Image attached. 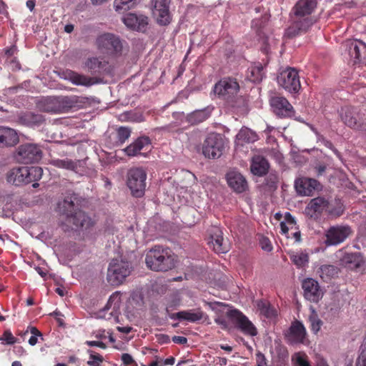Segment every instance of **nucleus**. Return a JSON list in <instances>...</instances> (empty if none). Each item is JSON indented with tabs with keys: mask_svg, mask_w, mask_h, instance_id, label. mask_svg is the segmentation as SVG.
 Returning a JSON list of instances; mask_svg holds the SVG:
<instances>
[{
	"mask_svg": "<svg viewBox=\"0 0 366 366\" xmlns=\"http://www.w3.org/2000/svg\"><path fill=\"white\" fill-rule=\"evenodd\" d=\"M137 0H114V9L117 12L127 11L134 6Z\"/></svg>",
	"mask_w": 366,
	"mask_h": 366,
	"instance_id": "42",
	"label": "nucleus"
},
{
	"mask_svg": "<svg viewBox=\"0 0 366 366\" xmlns=\"http://www.w3.org/2000/svg\"><path fill=\"white\" fill-rule=\"evenodd\" d=\"M204 313L200 308L195 310L180 311L170 315L172 320H187L190 322H197L202 320Z\"/></svg>",
	"mask_w": 366,
	"mask_h": 366,
	"instance_id": "29",
	"label": "nucleus"
},
{
	"mask_svg": "<svg viewBox=\"0 0 366 366\" xmlns=\"http://www.w3.org/2000/svg\"><path fill=\"white\" fill-rule=\"evenodd\" d=\"M97 49L102 53L111 56H119L122 51V44L119 38L114 34L105 33L96 39Z\"/></svg>",
	"mask_w": 366,
	"mask_h": 366,
	"instance_id": "11",
	"label": "nucleus"
},
{
	"mask_svg": "<svg viewBox=\"0 0 366 366\" xmlns=\"http://www.w3.org/2000/svg\"><path fill=\"white\" fill-rule=\"evenodd\" d=\"M338 269L337 267L330 264H325L320 268V276L325 281L330 280L332 277L337 274Z\"/></svg>",
	"mask_w": 366,
	"mask_h": 366,
	"instance_id": "39",
	"label": "nucleus"
},
{
	"mask_svg": "<svg viewBox=\"0 0 366 366\" xmlns=\"http://www.w3.org/2000/svg\"><path fill=\"white\" fill-rule=\"evenodd\" d=\"M228 316L235 322L237 327L245 335L256 336L257 331L248 318L237 310L228 312Z\"/></svg>",
	"mask_w": 366,
	"mask_h": 366,
	"instance_id": "18",
	"label": "nucleus"
},
{
	"mask_svg": "<svg viewBox=\"0 0 366 366\" xmlns=\"http://www.w3.org/2000/svg\"><path fill=\"white\" fill-rule=\"evenodd\" d=\"M176 255L169 248L155 245L146 254L145 262L148 268L155 272H167L174 268Z\"/></svg>",
	"mask_w": 366,
	"mask_h": 366,
	"instance_id": "4",
	"label": "nucleus"
},
{
	"mask_svg": "<svg viewBox=\"0 0 366 366\" xmlns=\"http://www.w3.org/2000/svg\"><path fill=\"white\" fill-rule=\"evenodd\" d=\"M280 228L282 234H285L287 237H290V230L292 231L298 229L295 218L290 212L285 213V220L281 222Z\"/></svg>",
	"mask_w": 366,
	"mask_h": 366,
	"instance_id": "34",
	"label": "nucleus"
},
{
	"mask_svg": "<svg viewBox=\"0 0 366 366\" xmlns=\"http://www.w3.org/2000/svg\"><path fill=\"white\" fill-rule=\"evenodd\" d=\"M292 366H312L308 355L304 352H297L292 355Z\"/></svg>",
	"mask_w": 366,
	"mask_h": 366,
	"instance_id": "38",
	"label": "nucleus"
},
{
	"mask_svg": "<svg viewBox=\"0 0 366 366\" xmlns=\"http://www.w3.org/2000/svg\"><path fill=\"white\" fill-rule=\"evenodd\" d=\"M258 139L257 134L247 127H242L235 139L236 147H243L246 144H250L256 142Z\"/></svg>",
	"mask_w": 366,
	"mask_h": 366,
	"instance_id": "31",
	"label": "nucleus"
},
{
	"mask_svg": "<svg viewBox=\"0 0 366 366\" xmlns=\"http://www.w3.org/2000/svg\"><path fill=\"white\" fill-rule=\"evenodd\" d=\"M157 129L172 134H181L183 132V129L180 127V124L177 122H173L167 125L157 128Z\"/></svg>",
	"mask_w": 366,
	"mask_h": 366,
	"instance_id": "44",
	"label": "nucleus"
},
{
	"mask_svg": "<svg viewBox=\"0 0 366 366\" xmlns=\"http://www.w3.org/2000/svg\"><path fill=\"white\" fill-rule=\"evenodd\" d=\"M151 144V139L149 137L142 136L136 139L129 146L125 147L123 151L128 157H136L141 154L142 150Z\"/></svg>",
	"mask_w": 366,
	"mask_h": 366,
	"instance_id": "26",
	"label": "nucleus"
},
{
	"mask_svg": "<svg viewBox=\"0 0 366 366\" xmlns=\"http://www.w3.org/2000/svg\"><path fill=\"white\" fill-rule=\"evenodd\" d=\"M290 257L292 263L299 268L305 266L309 261L308 254L304 252H292Z\"/></svg>",
	"mask_w": 366,
	"mask_h": 366,
	"instance_id": "41",
	"label": "nucleus"
},
{
	"mask_svg": "<svg viewBox=\"0 0 366 366\" xmlns=\"http://www.w3.org/2000/svg\"><path fill=\"white\" fill-rule=\"evenodd\" d=\"M88 352L89 353V360L87 361V364L90 366H99L104 360L103 357L93 350H89Z\"/></svg>",
	"mask_w": 366,
	"mask_h": 366,
	"instance_id": "46",
	"label": "nucleus"
},
{
	"mask_svg": "<svg viewBox=\"0 0 366 366\" xmlns=\"http://www.w3.org/2000/svg\"><path fill=\"white\" fill-rule=\"evenodd\" d=\"M356 366H366V346L365 345L357 359Z\"/></svg>",
	"mask_w": 366,
	"mask_h": 366,
	"instance_id": "53",
	"label": "nucleus"
},
{
	"mask_svg": "<svg viewBox=\"0 0 366 366\" xmlns=\"http://www.w3.org/2000/svg\"><path fill=\"white\" fill-rule=\"evenodd\" d=\"M307 332L303 324L297 320L293 322L286 335L290 344H304L306 340Z\"/></svg>",
	"mask_w": 366,
	"mask_h": 366,
	"instance_id": "19",
	"label": "nucleus"
},
{
	"mask_svg": "<svg viewBox=\"0 0 366 366\" xmlns=\"http://www.w3.org/2000/svg\"><path fill=\"white\" fill-rule=\"evenodd\" d=\"M146 172L139 167L132 168L127 174V184L132 194L135 197H142L146 188Z\"/></svg>",
	"mask_w": 366,
	"mask_h": 366,
	"instance_id": "10",
	"label": "nucleus"
},
{
	"mask_svg": "<svg viewBox=\"0 0 366 366\" xmlns=\"http://www.w3.org/2000/svg\"><path fill=\"white\" fill-rule=\"evenodd\" d=\"M120 302H121L120 292H116L110 296V297L108 300L107 305L105 307V308L104 309L103 312L109 310L113 302L114 303V305L113 310L111 311L109 313V317H107V319L111 320L112 317H113L114 321H117L118 317L116 315L117 311H116L115 308L119 307ZM104 317L106 318V316L104 315Z\"/></svg>",
	"mask_w": 366,
	"mask_h": 366,
	"instance_id": "36",
	"label": "nucleus"
},
{
	"mask_svg": "<svg viewBox=\"0 0 366 366\" xmlns=\"http://www.w3.org/2000/svg\"><path fill=\"white\" fill-rule=\"evenodd\" d=\"M30 332L31 333V336L29 340V343L30 345L34 346L37 343L38 337H41L42 338L41 332L35 327H30Z\"/></svg>",
	"mask_w": 366,
	"mask_h": 366,
	"instance_id": "49",
	"label": "nucleus"
},
{
	"mask_svg": "<svg viewBox=\"0 0 366 366\" xmlns=\"http://www.w3.org/2000/svg\"><path fill=\"white\" fill-rule=\"evenodd\" d=\"M19 122L26 127H35L44 124L45 118L41 114L26 112L19 115Z\"/></svg>",
	"mask_w": 366,
	"mask_h": 366,
	"instance_id": "30",
	"label": "nucleus"
},
{
	"mask_svg": "<svg viewBox=\"0 0 366 366\" xmlns=\"http://www.w3.org/2000/svg\"><path fill=\"white\" fill-rule=\"evenodd\" d=\"M172 341L176 344L185 345L187 342V339L183 336H174Z\"/></svg>",
	"mask_w": 366,
	"mask_h": 366,
	"instance_id": "56",
	"label": "nucleus"
},
{
	"mask_svg": "<svg viewBox=\"0 0 366 366\" xmlns=\"http://www.w3.org/2000/svg\"><path fill=\"white\" fill-rule=\"evenodd\" d=\"M255 366H267L268 361L265 355L260 351H257L255 354Z\"/></svg>",
	"mask_w": 366,
	"mask_h": 366,
	"instance_id": "51",
	"label": "nucleus"
},
{
	"mask_svg": "<svg viewBox=\"0 0 366 366\" xmlns=\"http://www.w3.org/2000/svg\"><path fill=\"white\" fill-rule=\"evenodd\" d=\"M64 78L70 81L75 85H81L89 86L95 84L97 81L94 79L83 74H80L70 69H66L63 72Z\"/></svg>",
	"mask_w": 366,
	"mask_h": 366,
	"instance_id": "28",
	"label": "nucleus"
},
{
	"mask_svg": "<svg viewBox=\"0 0 366 366\" xmlns=\"http://www.w3.org/2000/svg\"><path fill=\"white\" fill-rule=\"evenodd\" d=\"M50 164L56 167L74 170L77 167L76 162L69 159H59L52 158L50 159Z\"/></svg>",
	"mask_w": 366,
	"mask_h": 366,
	"instance_id": "37",
	"label": "nucleus"
},
{
	"mask_svg": "<svg viewBox=\"0 0 366 366\" xmlns=\"http://www.w3.org/2000/svg\"><path fill=\"white\" fill-rule=\"evenodd\" d=\"M132 271L131 263L123 259H114L109 263L107 281L112 285H121Z\"/></svg>",
	"mask_w": 366,
	"mask_h": 366,
	"instance_id": "7",
	"label": "nucleus"
},
{
	"mask_svg": "<svg viewBox=\"0 0 366 366\" xmlns=\"http://www.w3.org/2000/svg\"><path fill=\"white\" fill-rule=\"evenodd\" d=\"M237 79L232 76L221 78L212 88L214 94L220 99L229 102L239 92Z\"/></svg>",
	"mask_w": 366,
	"mask_h": 366,
	"instance_id": "8",
	"label": "nucleus"
},
{
	"mask_svg": "<svg viewBox=\"0 0 366 366\" xmlns=\"http://www.w3.org/2000/svg\"><path fill=\"white\" fill-rule=\"evenodd\" d=\"M86 344L90 347H99L102 349L106 348L105 343H104L103 342H101V341H86Z\"/></svg>",
	"mask_w": 366,
	"mask_h": 366,
	"instance_id": "55",
	"label": "nucleus"
},
{
	"mask_svg": "<svg viewBox=\"0 0 366 366\" xmlns=\"http://www.w3.org/2000/svg\"><path fill=\"white\" fill-rule=\"evenodd\" d=\"M0 341H5L8 345H13L17 342V339L12 335L11 331L6 330L0 337Z\"/></svg>",
	"mask_w": 366,
	"mask_h": 366,
	"instance_id": "50",
	"label": "nucleus"
},
{
	"mask_svg": "<svg viewBox=\"0 0 366 366\" xmlns=\"http://www.w3.org/2000/svg\"><path fill=\"white\" fill-rule=\"evenodd\" d=\"M122 21L127 27L137 31H145L149 23L147 16L134 13L127 14Z\"/></svg>",
	"mask_w": 366,
	"mask_h": 366,
	"instance_id": "21",
	"label": "nucleus"
},
{
	"mask_svg": "<svg viewBox=\"0 0 366 366\" xmlns=\"http://www.w3.org/2000/svg\"><path fill=\"white\" fill-rule=\"evenodd\" d=\"M213 249L217 253H226L229 251L227 241L223 237L222 230L217 227H212L210 229V241Z\"/></svg>",
	"mask_w": 366,
	"mask_h": 366,
	"instance_id": "22",
	"label": "nucleus"
},
{
	"mask_svg": "<svg viewBox=\"0 0 366 366\" xmlns=\"http://www.w3.org/2000/svg\"><path fill=\"white\" fill-rule=\"evenodd\" d=\"M302 288L305 298L311 302H317L322 297L323 293L318 282L312 278L303 281Z\"/></svg>",
	"mask_w": 366,
	"mask_h": 366,
	"instance_id": "23",
	"label": "nucleus"
},
{
	"mask_svg": "<svg viewBox=\"0 0 366 366\" xmlns=\"http://www.w3.org/2000/svg\"><path fill=\"white\" fill-rule=\"evenodd\" d=\"M175 362V358L174 357H169L164 360V364L167 365H173Z\"/></svg>",
	"mask_w": 366,
	"mask_h": 366,
	"instance_id": "59",
	"label": "nucleus"
},
{
	"mask_svg": "<svg viewBox=\"0 0 366 366\" xmlns=\"http://www.w3.org/2000/svg\"><path fill=\"white\" fill-rule=\"evenodd\" d=\"M121 360L124 366H137V363L134 361L131 355L123 353L121 356Z\"/></svg>",
	"mask_w": 366,
	"mask_h": 366,
	"instance_id": "52",
	"label": "nucleus"
},
{
	"mask_svg": "<svg viewBox=\"0 0 366 366\" xmlns=\"http://www.w3.org/2000/svg\"><path fill=\"white\" fill-rule=\"evenodd\" d=\"M131 135V129L126 127H120L117 129V137L118 140L122 144L125 142L127 139H129V137Z\"/></svg>",
	"mask_w": 366,
	"mask_h": 366,
	"instance_id": "48",
	"label": "nucleus"
},
{
	"mask_svg": "<svg viewBox=\"0 0 366 366\" xmlns=\"http://www.w3.org/2000/svg\"><path fill=\"white\" fill-rule=\"evenodd\" d=\"M117 330L123 333L129 334L132 331V327H118Z\"/></svg>",
	"mask_w": 366,
	"mask_h": 366,
	"instance_id": "60",
	"label": "nucleus"
},
{
	"mask_svg": "<svg viewBox=\"0 0 366 366\" xmlns=\"http://www.w3.org/2000/svg\"><path fill=\"white\" fill-rule=\"evenodd\" d=\"M88 102L89 99L84 97L56 96L41 99L36 106L41 112L59 114L82 109Z\"/></svg>",
	"mask_w": 366,
	"mask_h": 366,
	"instance_id": "3",
	"label": "nucleus"
},
{
	"mask_svg": "<svg viewBox=\"0 0 366 366\" xmlns=\"http://www.w3.org/2000/svg\"><path fill=\"white\" fill-rule=\"evenodd\" d=\"M290 235H292L295 239V241L297 242H300L301 239L300 232L298 230V229L296 230H294L293 232H291V234H290Z\"/></svg>",
	"mask_w": 366,
	"mask_h": 366,
	"instance_id": "58",
	"label": "nucleus"
},
{
	"mask_svg": "<svg viewBox=\"0 0 366 366\" xmlns=\"http://www.w3.org/2000/svg\"><path fill=\"white\" fill-rule=\"evenodd\" d=\"M13 352L19 357L23 356L26 354V350L21 346L14 347Z\"/></svg>",
	"mask_w": 366,
	"mask_h": 366,
	"instance_id": "57",
	"label": "nucleus"
},
{
	"mask_svg": "<svg viewBox=\"0 0 366 366\" xmlns=\"http://www.w3.org/2000/svg\"><path fill=\"white\" fill-rule=\"evenodd\" d=\"M305 212L312 218H318L324 212L331 217H337L342 214L343 209L342 206L333 207L327 199L318 197L310 201Z\"/></svg>",
	"mask_w": 366,
	"mask_h": 366,
	"instance_id": "6",
	"label": "nucleus"
},
{
	"mask_svg": "<svg viewBox=\"0 0 366 366\" xmlns=\"http://www.w3.org/2000/svg\"><path fill=\"white\" fill-rule=\"evenodd\" d=\"M74 30V25L73 24H66L64 27V31L66 33H71Z\"/></svg>",
	"mask_w": 366,
	"mask_h": 366,
	"instance_id": "64",
	"label": "nucleus"
},
{
	"mask_svg": "<svg viewBox=\"0 0 366 366\" xmlns=\"http://www.w3.org/2000/svg\"><path fill=\"white\" fill-rule=\"evenodd\" d=\"M316 169L317 171V174L322 175L325 172L326 167L325 165H320Z\"/></svg>",
	"mask_w": 366,
	"mask_h": 366,
	"instance_id": "63",
	"label": "nucleus"
},
{
	"mask_svg": "<svg viewBox=\"0 0 366 366\" xmlns=\"http://www.w3.org/2000/svg\"><path fill=\"white\" fill-rule=\"evenodd\" d=\"M349 55L354 64H366V44L361 41H352L348 48Z\"/></svg>",
	"mask_w": 366,
	"mask_h": 366,
	"instance_id": "24",
	"label": "nucleus"
},
{
	"mask_svg": "<svg viewBox=\"0 0 366 366\" xmlns=\"http://www.w3.org/2000/svg\"><path fill=\"white\" fill-rule=\"evenodd\" d=\"M317 4V0H299L292 8V23L285 30V35L293 38L306 33L315 21L310 16Z\"/></svg>",
	"mask_w": 366,
	"mask_h": 366,
	"instance_id": "2",
	"label": "nucleus"
},
{
	"mask_svg": "<svg viewBox=\"0 0 366 366\" xmlns=\"http://www.w3.org/2000/svg\"><path fill=\"white\" fill-rule=\"evenodd\" d=\"M250 76L249 79L253 82H259L262 80L264 76L263 67L261 64L252 66L249 69Z\"/></svg>",
	"mask_w": 366,
	"mask_h": 366,
	"instance_id": "43",
	"label": "nucleus"
},
{
	"mask_svg": "<svg viewBox=\"0 0 366 366\" xmlns=\"http://www.w3.org/2000/svg\"><path fill=\"white\" fill-rule=\"evenodd\" d=\"M224 144V139L220 134L211 132L204 141L202 153L209 159L219 158L223 154Z\"/></svg>",
	"mask_w": 366,
	"mask_h": 366,
	"instance_id": "9",
	"label": "nucleus"
},
{
	"mask_svg": "<svg viewBox=\"0 0 366 366\" xmlns=\"http://www.w3.org/2000/svg\"><path fill=\"white\" fill-rule=\"evenodd\" d=\"M170 4L171 0L151 1L152 14L156 18L159 24L167 25L169 24L171 20L169 12Z\"/></svg>",
	"mask_w": 366,
	"mask_h": 366,
	"instance_id": "16",
	"label": "nucleus"
},
{
	"mask_svg": "<svg viewBox=\"0 0 366 366\" xmlns=\"http://www.w3.org/2000/svg\"><path fill=\"white\" fill-rule=\"evenodd\" d=\"M228 186L236 193H242L247 190L248 184L246 178L239 172L229 171L226 174Z\"/></svg>",
	"mask_w": 366,
	"mask_h": 366,
	"instance_id": "20",
	"label": "nucleus"
},
{
	"mask_svg": "<svg viewBox=\"0 0 366 366\" xmlns=\"http://www.w3.org/2000/svg\"><path fill=\"white\" fill-rule=\"evenodd\" d=\"M250 169L253 174L263 176L268 172L269 163L262 156H254L252 159Z\"/></svg>",
	"mask_w": 366,
	"mask_h": 366,
	"instance_id": "32",
	"label": "nucleus"
},
{
	"mask_svg": "<svg viewBox=\"0 0 366 366\" xmlns=\"http://www.w3.org/2000/svg\"><path fill=\"white\" fill-rule=\"evenodd\" d=\"M43 175L40 167H20L10 169L6 174V180L16 186H21L34 182L33 187H37L39 181Z\"/></svg>",
	"mask_w": 366,
	"mask_h": 366,
	"instance_id": "5",
	"label": "nucleus"
},
{
	"mask_svg": "<svg viewBox=\"0 0 366 366\" xmlns=\"http://www.w3.org/2000/svg\"><path fill=\"white\" fill-rule=\"evenodd\" d=\"M277 82L280 86L290 93L297 92L301 87L298 71L292 67L287 68L279 74Z\"/></svg>",
	"mask_w": 366,
	"mask_h": 366,
	"instance_id": "13",
	"label": "nucleus"
},
{
	"mask_svg": "<svg viewBox=\"0 0 366 366\" xmlns=\"http://www.w3.org/2000/svg\"><path fill=\"white\" fill-rule=\"evenodd\" d=\"M209 115L207 109L195 110L187 116V121L191 124H197L207 119Z\"/></svg>",
	"mask_w": 366,
	"mask_h": 366,
	"instance_id": "35",
	"label": "nucleus"
},
{
	"mask_svg": "<svg viewBox=\"0 0 366 366\" xmlns=\"http://www.w3.org/2000/svg\"><path fill=\"white\" fill-rule=\"evenodd\" d=\"M260 245L263 250L270 252L272 249V245L269 239L267 237H263L260 240Z\"/></svg>",
	"mask_w": 366,
	"mask_h": 366,
	"instance_id": "54",
	"label": "nucleus"
},
{
	"mask_svg": "<svg viewBox=\"0 0 366 366\" xmlns=\"http://www.w3.org/2000/svg\"><path fill=\"white\" fill-rule=\"evenodd\" d=\"M129 304L137 309H140L144 305V297L140 293H134L129 300Z\"/></svg>",
	"mask_w": 366,
	"mask_h": 366,
	"instance_id": "47",
	"label": "nucleus"
},
{
	"mask_svg": "<svg viewBox=\"0 0 366 366\" xmlns=\"http://www.w3.org/2000/svg\"><path fill=\"white\" fill-rule=\"evenodd\" d=\"M257 306L260 313L267 318H272L276 316L275 310L271 307L269 302L261 300L257 301Z\"/></svg>",
	"mask_w": 366,
	"mask_h": 366,
	"instance_id": "40",
	"label": "nucleus"
},
{
	"mask_svg": "<svg viewBox=\"0 0 366 366\" xmlns=\"http://www.w3.org/2000/svg\"><path fill=\"white\" fill-rule=\"evenodd\" d=\"M309 322L310 323L311 330L315 333H317L321 328L322 322L317 317V314L313 313L309 317Z\"/></svg>",
	"mask_w": 366,
	"mask_h": 366,
	"instance_id": "45",
	"label": "nucleus"
},
{
	"mask_svg": "<svg viewBox=\"0 0 366 366\" xmlns=\"http://www.w3.org/2000/svg\"><path fill=\"white\" fill-rule=\"evenodd\" d=\"M352 231L348 225H336L330 227L326 232L327 245H337L343 242Z\"/></svg>",
	"mask_w": 366,
	"mask_h": 366,
	"instance_id": "15",
	"label": "nucleus"
},
{
	"mask_svg": "<svg viewBox=\"0 0 366 366\" xmlns=\"http://www.w3.org/2000/svg\"><path fill=\"white\" fill-rule=\"evenodd\" d=\"M84 66L92 74H105L110 72L109 62L101 60L97 57H90L86 59Z\"/></svg>",
	"mask_w": 366,
	"mask_h": 366,
	"instance_id": "25",
	"label": "nucleus"
},
{
	"mask_svg": "<svg viewBox=\"0 0 366 366\" xmlns=\"http://www.w3.org/2000/svg\"><path fill=\"white\" fill-rule=\"evenodd\" d=\"M26 6L29 9L30 11H32L35 7V1L28 0L26 1Z\"/></svg>",
	"mask_w": 366,
	"mask_h": 366,
	"instance_id": "62",
	"label": "nucleus"
},
{
	"mask_svg": "<svg viewBox=\"0 0 366 366\" xmlns=\"http://www.w3.org/2000/svg\"><path fill=\"white\" fill-rule=\"evenodd\" d=\"M341 119L345 125L354 129H363L366 127V120L363 115L352 107L342 109Z\"/></svg>",
	"mask_w": 366,
	"mask_h": 366,
	"instance_id": "14",
	"label": "nucleus"
},
{
	"mask_svg": "<svg viewBox=\"0 0 366 366\" xmlns=\"http://www.w3.org/2000/svg\"><path fill=\"white\" fill-rule=\"evenodd\" d=\"M19 141V136L14 129L7 127H3L0 147H14L17 144Z\"/></svg>",
	"mask_w": 366,
	"mask_h": 366,
	"instance_id": "33",
	"label": "nucleus"
},
{
	"mask_svg": "<svg viewBox=\"0 0 366 366\" xmlns=\"http://www.w3.org/2000/svg\"><path fill=\"white\" fill-rule=\"evenodd\" d=\"M269 104L272 112L280 118L292 117L295 111L288 100L280 96H274L270 98Z\"/></svg>",
	"mask_w": 366,
	"mask_h": 366,
	"instance_id": "17",
	"label": "nucleus"
},
{
	"mask_svg": "<svg viewBox=\"0 0 366 366\" xmlns=\"http://www.w3.org/2000/svg\"><path fill=\"white\" fill-rule=\"evenodd\" d=\"M16 157L23 164H32L41 159L42 151L38 144H23L18 147Z\"/></svg>",
	"mask_w": 366,
	"mask_h": 366,
	"instance_id": "12",
	"label": "nucleus"
},
{
	"mask_svg": "<svg viewBox=\"0 0 366 366\" xmlns=\"http://www.w3.org/2000/svg\"><path fill=\"white\" fill-rule=\"evenodd\" d=\"M84 202V198L77 194L72 193L58 202L57 210L66 217L69 223L72 224L76 228L89 229L92 228L96 222L81 209Z\"/></svg>",
	"mask_w": 366,
	"mask_h": 366,
	"instance_id": "1",
	"label": "nucleus"
},
{
	"mask_svg": "<svg viewBox=\"0 0 366 366\" xmlns=\"http://www.w3.org/2000/svg\"><path fill=\"white\" fill-rule=\"evenodd\" d=\"M318 185L317 180L310 178H300L295 181L296 190L302 196H310Z\"/></svg>",
	"mask_w": 366,
	"mask_h": 366,
	"instance_id": "27",
	"label": "nucleus"
},
{
	"mask_svg": "<svg viewBox=\"0 0 366 366\" xmlns=\"http://www.w3.org/2000/svg\"><path fill=\"white\" fill-rule=\"evenodd\" d=\"M15 51H16L15 48L11 47V48L6 49L5 54H6V55L8 56V57H11L14 54Z\"/></svg>",
	"mask_w": 366,
	"mask_h": 366,
	"instance_id": "61",
	"label": "nucleus"
}]
</instances>
